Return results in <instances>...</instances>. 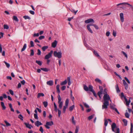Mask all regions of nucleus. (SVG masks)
Returning a JSON list of instances; mask_svg holds the SVG:
<instances>
[{
    "label": "nucleus",
    "instance_id": "1",
    "mask_svg": "<svg viewBox=\"0 0 133 133\" xmlns=\"http://www.w3.org/2000/svg\"><path fill=\"white\" fill-rule=\"evenodd\" d=\"M103 98L104 102H109V100L111 101V100L110 99L109 95L107 94L106 92V93L104 94Z\"/></svg>",
    "mask_w": 133,
    "mask_h": 133
},
{
    "label": "nucleus",
    "instance_id": "2",
    "mask_svg": "<svg viewBox=\"0 0 133 133\" xmlns=\"http://www.w3.org/2000/svg\"><path fill=\"white\" fill-rule=\"evenodd\" d=\"M54 54L55 57H57L58 58H60L62 57V53L61 51L57 52L56 51H54Z\"/></svg>",
    "mask_w": 133,
    "mask_h": 133
},
{
    "label": "nucleus",
    "instance_id": "3",
    "mask_svg": "<svg viewBox=\"0 0 133 133\" xmlns=\"http://www.w3.org/2000/svg\"><path fill=\"white\" fill-rule=\"evenodd\" d=\"M58 103L59 104V107L60 109H61L63 105V102L61 101V99L60 95H58Z\"/></svg>",
    "mask_w": 133,
    "mask_h": 133
},
{
    "label": "nucleus",
    "instance_id": "4",
    "mask_svg": "<svg viewBox=\"0 0 133 133\" xmlns=\"http://www.w3.org/2000/svg\"><path fill=\"white\" fill-rule=\"evenodd\" d=\"M54 123L52 121L47 122L45 126L47 129H49L50 128V127L49 126H51Z\"/></svg>",
    "mask_w": 133,
    "mask_h": 133
},
{
    "label": "nucleus",
    "instance_id": "5",
    "mask_svg": "<svg viewBox=\"0 0 133 133\" xmlns=\"http://www.w3.org/2000/svg\"><path fill=\"white\" fill-rule=\"evenodd\" d=\"M89 90L96 97H97V95L96 93H95V91L93 90V87L91 85H89L88 87Z\"/></svg>",
    "mask_w": 133,
    "mask_h": 133
},
{
    "label": "nucleus",
    "instance_id": "6",
    "mask_svg": "<svg viewBox=\"0 0 133 133\" xmlns=\"http://www.w3.org/2000/svg\"><path fill=\"white\" fill-rule=\"evenodd\" d=\"M109 102H104L103 105L102 106V108L103 109H107L108 108V106L109 105Z\"/></svg>",
    "mask_w": 133,
    "mask_h": 133
},
{
    "label": "nucleus",
    "instance_id": "7",
    "mask_svg": "<svg viewBox=\"0 0 133 133\" xmlns=\"http://www.w3.org/2000/svg\"><path fill=\"white\" fill-rule=\"evenodd\" d=\"M53 52V51L52 50H51L49 54L45 56V59H48L50 58L51 57Z\"/></svg>",
    "mask_w": 133,
    "mask_h": 133
},
{
    "label": "nucleus",
    "instance_id": "8",
    "mask_svg": "<svg viewBox=\"0 0 133 133\" xmlns=\"http://www.w3.org/2000/svg\"><path fill=\"white\" fill-rule=\"evenodd\" d=\"M85 22L86 23H89L91 22L94 23L95 22V21L92 18H90L86 20L85 21Z\"/></svg>",
    "mask_w": 133,
    "mask_h": 133
},
{
    "label": "nucleus",
    "instance_id": "9",
    "mask_svg": "<svg viewBox=\"0 0 133 133\" xmlns=\"http://www.w3.org/2000/svg\"><path fill=\"white\" fill-rule=\"evenodd\" d=\"M111 127L112 131L113 132H115V129L116 127V124L114 123H113L111 125Z\"/></svg>",
    "mask_w": 133,
    "mask_h": 133
},
{
    "label": "nucleus",
    "instance_id": "10",
    "mask_svg": "<svg viewBox=\"0 0 133 133\" xmlns=\"http://www.w3.org/2000/svg\"><path fill=\"white\" fill-rule=\"evenodd\" d=\"M0 52L1 53H2V56H4L5 55V51H3L2 52V45L0 43Z\"/></svg>",
    "mask_w": 133,
    "mask_h": 133
},
{
    "label": "nucleus",
    "instance_id": "11",
    "mask_svg": "<svg viewBox=\"0 0 133 133\" xmlns=\"http://www.w3.org/2000/svg\"><path fill=\"white\" fill-rule=\"evenodd\" d=\"M57 43V41L55 40L54 42L52 43L51 45L54 48H55L56 46Z\"/></svg>",
    "mask_w": 133,
    "mask_h": 133
},
{
    "label": "nucleus",
    "instance_id": "12",
    "mask_svg": "<svg viewBox=\"0 0 133 133\" xmlns=\"http://www.w3.org/2000/svg\"><path fill=\"white\" fill-rule=\"evenodd\" d=\"M24 124L27 128H29L30 129H31V127H33L31 125L29 124V123H26L25 122L24 123Z\"/></svg>",
    "mask_w": 133,
    "mask_h": 133
},
{
    "label": "nucleus",
    "instance_id": "13",
    "mask_svg": "<svg viewBox=\"0 0 133 133\" xmlns=\"http://www.w3.org/2000/svg\"><path fill=\"white\" fill-rule=\"evenodd\" d=\"M46 84L50 86H52L53 84V82L52 80L46 82Z\"/></svg>",
    "mask_w": 133,
    "mask_h": 133
},
{
    "label": "nucleus",
    "instance_id": "14",
    "mask_svg": "<svg viewBox=\"0 0 133 133\" xmlns=\"http://www.w3.org/2000/svg\"><path fill=\"white\" fill-rule=\"evenodd\" d=\"M120 17L121 21L122 22L124 21V17L123 14V13H121L120 14Z\"/></svg>",
    "mask_w": 133,
    "mask_h": 133
},
{
    "label": "nucleus",
    "instance_id": "15",
    "mask_svg": "<svg viewBox=\"0 0 133 133\" xmlns=\"http://www.w3.org/2000/svg\"><path fill=\"white\" fill-rule=\"evenodd\" d=\"M35 124L36 126L38 127L39 126L42 125V124L39 121H37L35 122Z\"/></svg>",
    "mask_w": 133,
    "mask_h": 133
},
{
    "label": "nucleus",
    "instance_id": "16",
    "mask_svg": "<svg viewBox=\"0 0 133 133\" xmlns=\"http://www.w3.org/2000/svg\"><path fill=\"white\" fill-rule=\"evenodd\" d=\"M71 122L74 125H75L76 124V121L74 120V116H72L71 118Z\"/></svg>",
    "mask_w": 133,
    "mask_h": 133
},
{
    "label": "nucleus",
    "instance_id": "17",
    "mask_svg": "<svg viewBox=\"0 0 133 133\" xmlns=\"http://www.w3.org/2000/svg\"><path fill=\"white\" fill-rule=\"evenodd\" d=\"M125 4H127V5H129L130 6V5H131L130 4H129L128 3H120L118 4H117V6H118L119 5H125Z\"/></svg>",
    "mask_w": 133,
    "mask_h": 133
},
{
    "label": "nucleus",
    "instance_id": "18",
    "mask_svg": "<svg viewBox=\"0 0 133 133\" xmlns=\"http://www.w3.org/2000/svg\"><path fill=\"white\" fill-rule=\"evenodd\" d=\"M1 105L2 107V109L3 110H4L6 109V107L5 106L4 103L3 102H1Z\"/></svg>",
    "mask_w": 133,
    "mask_h": 133
},
{
    "label": "nucleus",
    "instance_id": "19",
    "mask_svg": "<svg viewBox=\"0 0 133 133\" xmlns=\"http://www.w3.org/2000/svg\"><path fill=\"white\" fill-rule=\"evenodd\" d=\"M44 96V94L43 93H38V94L37 97L39 98L41 96L43 97Z\"/></svg>",
    "mask_w": 133,
    "mask_h": 133
},
{
    "label": "nucleus",
    "instance_id": "20",
    "mask_svg": "<svg viewBox=\"0 0 133 133\" xmlns=\"http://www.w3.org/2000/svg\"><path fill=\"white\" fill-rule=\"evenodd\" d=\"M124 99L125 100V101L126 102V105L127 106H128L129 104V102H128L127 99L125 97H124Z\"/></svg>",
    "mask_w": 133,
    "mask_h": 133
},
{
    "label": "nucleus",
    "instance_id": "21",
    "mask_svg": "<svg viewBox=\"0 0 133 133\" xmlns=\"http://www.w3.org/2000/svg\"><path fill=\"white\" fill-rule=\"evenodd\" d=\"M26 44H25L23 46V48L21 49V52L24 51L26 49Z\"/></svg>",
    "mask_w": 133,
    "mask_h": 133
},
{
    "label": "nucleus",
    "instance_id": "22",
    "mask_svg": "<svg viewBox=\"0 0 133 133\" xmlns=\"http://www.w3.org/2000/svg\"><path fill=\"white\" fill-rule=\"evenodd\" d=\"M70 96L71 99L72 101L73 102L74 100V96H72V91L71 90Z\"/></svg>",
    "mask_w": 133,
    "mask_h": 133
},
{
    "label": "nucleus",
    "instance_id": "23",
    "mask_svg": "<svg viewBox=\"0 0 133 133\" xmlns=\"http://www.w3.org/2000/svg\"><path fill=\"white\" fill-rule=\"evenodd\" d=\"M41 69L43 71L45 72L48 71L49 70L46 68H41Z\"/></svg>",
    "mask_w": 133,
    "mask_h": 133
},
{
    "label": "nucleus",
    "instance_id": "24",
    "mask_svg": "<svg viewBox=\"0 0 133 133\" xmlns=\"http://www.w3.org/2000/svg\"><path fill=\"white\" fill-rule=\"evenodd\" d=\"M59 85L58 84L57 85L56 89H57V92L58 94H59L60 92V90H59Z\"/></svg>",
    "mask_w": 133,
    "mask_h": 133
},
{
    "label": "nucleus",
    "instance_id": "25",
    "mask_svg": "<svg viewBox=\"0 0 133 133\" xmlns=\"http://www.w3.org/2000/svg\"><path fill=\"white\" fill-rule=\"evenodd\" d=\"M36 62L39 65H41L42 64V62L40 61L36 60Z\"/></svg>",
    "mask_w": 133,
    "mask_h": 133
},
{
    "label": "nucleus",
    "instance_id": "26",
    "mask_svg": "<svg viewBox=\"0 0 133 133\" xmlns=\"http://www.w3.org/2000/svg\"><path fill=\"white\" fill-rule=\"evenodd\" d=\"M95 81L96 82H98L100 83V84H101L102 83V82L98 78H96L95 79Z\"/></svg>",
    "mask_w": 133,
    "mask_h": 133
},
{
    "label": "nucleus",
    "instance_id": "27",
    "mask_svg": "<svg viewBox=\"0 0 133 133\" xmlns=\"http://www.w3.org/2000/svg\"><path fill=\"white\" fill-rule=\"evenodd\" d=\"M123 121L124 123V125L126 126L127 124V121L126 119H123Z\"/></svg>",
    "mask_w": 133,
    "mask_h": 133
},
{
    "label": "nucleus",
    "instance_id": "28",
    "mask_svg": "<svg viewBox=\"0 0 133 133\" xmlns=\"http://www.w3.org/2000/svg\"><path fill=\"white\" fill-rule=\"evenodd\" d=\"M54 110L56 111L57 112V110H58L57 109V105L55 102L54 103Z\"/></svg>",
    "mask_w": 133,
    "mask_h": 133
},
{
    "label": "nucleus",
    "instance_id": "29",
    "mask_svg": "<svg viewBox=\"0 0 133 133\" xmlns=\"http://www.w3.org/2000/svg\"><path fill=\"white\" fill-rule=\"evenodd\" d=\"M87 28L88 30L92 34L93 32L92 30L90 28V27H89V26H87Z\"/></svg>",
    "mask_w": 133,
    "mask_h": 133
},
{
    "label": "nucleus",
    "instance_id": "30",
    "mask_svg": "<svg viewBox=\"0 0 133 133\" xmlns=\"http://www.w3.org/2000/svg\"><path fill=\"white\" fill-rule=\"evenodd\" d=\"M13 19L16 22H18V20L17 17L16 16H13Z\"/></svg>",
    "mask_w": 133,
    "mask_h": 133
},
{
    "label": "nucleus",
    "instance_id": "31",
    "mask_svg": "<svg viewBox=\"0 0 133 133\" xmlns=\"http://www.w3.org/2000/svg\"><path fill=\"white\" fill-rule=\"evenodd\" d=\"M48 48V46H44L42 47V49L43 51H44L46 49H47Z\"/></svg>",
    "mask_w": 133,
    "mask_h": 133
},
{
    "label": "nucleus",
    "instance_id": "32",
    "mask_svg": "<svg viewBox=\"0 0 133 133\" xmlns=\"http://www.w3.org/2000/svg\"><path fill=\"white\" fill-rule=\"evenodd\" d=\"M116 89L117 91L118 92H120V90L117 84L116 86Z\"/></svg>",
    "mask_w": 133,
    "mask_h": 133
},
{
    "label": "nucleus",
    "instance_id": "33",
    "mask_svg": "<svg viewBox=\"0 0 133 133\" xmlns=\"http://www.w3.org/2000/svg\"><path fill=\"white\" fill-rule=\"evenodd\" d=\"M94 53L95 55L96 56L98 57H100L98 53L95 50H94Z\"/></svg>",
    "mask_w": 133,
    "mask_h": 133
},
{
    "label": "nucleus",
    "instance_id": "34",
    "mask_svg": "<svg viewBox=\"0 0 133 133\" xmlns=\"http://www.w3.org/2000/svg\"><path fill=\"white\" fill-rule=\"evenodd\" d=\"M84 89L86 91H87L89 90L88 88L86 85H84Z\"/></svg>",
    "mask_w": 133,
    "mask_h": 133
},
{
    "label": "nucleus",
    "instance_id": "35",
    "mask_svg": "<svg viewBox=\"0 0 133 133\" xmlns=\"http://www.w3.org/2000/svg\"><path fill=\"white\" fill-rule=\"evenodd\" d=\"M133 128V125L132 123H131V128L130 129V133H132V129Z\"/></svg>",
    "mask_w": 133,
    "mask_h": 133
},
{
    "label": "nucleus",
    "instance_id": "36",
    "mask_svg": "<svg viewBox=\"0 0 133 133\" xmlns=\"http://www.w3.org/2000/svg\"><path fill=\"white\" fill-rule=\"evenodd\" d=\"M69 99H66L65 102V106H66V107H68L69 103Z\"/></svg>",
    "mask_w": 133,
    "mask_h": 133
},
{
    "label": "nucleus",
    "instance_id": "37",
    "mask_svg": "<svg viewBox=\"0 0 133 133\" xmlns=\"http://www.w3.org/2000/svg\"><path fill=\"white\" fill-rule=\"evenodd\" d=\"M43 104L44 105V106L45 107H46L48 106V103L47 102H43Z\"/></svg>",
    "mask_w": 133,
    "mask_h": 133
},
{
    "label": "nucleus",
    "instance_id": "38",
    "mask_svg": "<svg viewBox=\"0 0 133 133\" xmlns=\"http://www.w3.org/2000/svg\"><path fill=\"white\" fill-rule=\"evenodd\" d=\"M67 83V81L66 80H65L64 81H63L62 83H61V85H63L66 84Z\"/></svg>",
    "mask_w": 133,
    "mask_h": 133
},
{
    "label": "nucleus",
    "instance_id": "39",
    "mask_svg": "<svg viewBox=\"0 0 133 133\" xmlns=\"http://www.w3.org/2000/svg\"><path fill=\"white\" fill-rule=\"evenodd\" d=\"M75 107V105H73L71 106L70 107H69V109L70 111H71L73 109H74V108Z\"/></svg>",
    "mask_w": 133,
    "mask_h": 133
},
{
    "label": "nucleus",
    "instance_id": "40",
    "mask_svg": "<svg viewBox=\"0 0 133 133\" xmlns=\"http://www.w3.org/2000/svg\"><path fill=\"white\" fill-rule=\"evenodd\" d=\"M68 107H66V106H64L63 107V112L64 113H65V111L66 109Z\"/></svg>",
    "mask_w": 133,
    "mask_h": 133
},
{
    "label": "nucleus",
    "instance_id": "41",
    "mask_svg": "<svg viewBox=\"0 0 133 133\" xmlns=\"http://www.w3.org/2000/svg\"><path fill=\"white\" fill-rule=\"evenodd\" d=\"M103 90V89H102L100 91H99L98 93V96L101 95L102 94V92Z\"/></svg>",
    "mask_w": 133,
    "mask_h": 133
},
{
    "label": "nucleus",
    "instance_id": "42",
    "mask_svg": "<svg viewBox=\"0 0 133 133\" xmlns=\"http://www.w3.org/2000/svg\"><path fill=\"white\" fill-rule=\"evenodd\" d=\"M18 117L22 121L23 120V117L22 116V115L19 114Z\"/></svg>",
    "mask_w": 133,
    "mask_h": 133
},
{
    "label": "nucleus",
    "instance_id": "43",
    "mask_svg": "<svg viewBox=\"0 0 133 133\" xmlns=\"http://www.w3.org/2000/svg\"><path fill=\"white\" fill-rule=\"evenodd\" d=\"M23 17L25 19H31L28 16H24Z\"/></svg>",
    "mask_w": 133,
    "mask_h": 133
},
{
    "label": "nucleus",
    "instance_id": "44",
    "mask_svg": "<svg viewBox=\"0 0 133 133\" xmlns=\"http://www.w3.org/2000/svg\"><path fill=\"white\" fill-rule=\"evenodd\" d=\"M67 80L68 81V83L69 85H70L71 84V82L70 81V78L69 77H68L67 78Z\"/></svg>",
    "mask_w": 133,
    "mask_h": 133
},
{
    "label": "nucleus",
    "instance_id": "45",
    "mask_svg": "<svg viewBox=\"0 0 133 133\" xmlns=\"http://www.w3.org/2000/svg\"><path fill=\"white\" fill-rule=\"evenodd\" d=\"M104 125L105 126H107L108 123V121L107 119H104Z\"/></svg>",
    "mask_w": 133,
    "mask_h": 133
},
{
    "label": "nucleus",
    "instance_id": "46",
    "mask_svg": "<svg viewBox=\"0 0 133 133\" xmlns=\"http://www.w3.org/2000/svg\"><path fill=\"white\" fill-rule=\"evenodd\" d=\"M3 27L4 29H8L9 28V27L8 25L6 24H4L3 25Z\"/></svg>",
    "mask_w": 133,
    "mask_h": 133
},
{
    "label": "nucleus",
    "instance_id": "47",
    "mask_svg": "<svg viewBox=\"0 0 133 133\" xmlns=\"http://www.w3.org/2000/svg\"><path fill=\"white\" fill-rule=\"evenodd\" d=\"M31 53L30 55L31 56H33L34 55V52L33 50L31 49L30 50Z\"/></svg>",
    "mask_w": 133,
    "mask_h": 133
},
{
    "label": "nucleus",
    "instance_id": "48",
    "mask_svg": "<svg viewBox=\"0 0 133 133\" xmlns=\"http://www.w3.org/2000/svg\"><path fill=\"white\" fill-rule=\"evenodd\" d=\"M125 116L127 118H129V115L128 113V112H126L125 114Z\"/></svg>",
    "mask_w": 133,
    "mask_h": 133
},
{
    "label": "nucleus",
    "instance_id": "49",
    "mask_svg": "<svg viewBox=\"0 0 133 133\" xmlns=\"http://www.w3.org/2000/svg\"><path fill=\"white\" fill-rule=\"evenodd\" d=\"M83 104L84 106L87 108H89V106L86 103H83Z\"/></svg>",
    "mask_w": 133,
    "mask_h": 133
},
{
    "label": "nucleus",
    "instance_id": "50",
    "mask_svg": "<svg viewBox=\"0 0 133 133\" xmlns=\"http://www.w3.org/2000/svg\"><path fill=\"white\" fill-rule=\"evenodd\" d=\"M4 63H5V65H6L7 67L8 68H9L10 66V65L9 64L7 63L5 61L4 62Z\"/></svg>",
    "mask_w": 133,
    "mask_h": 133
},
{
    "label": "nucleus",
    "instance_id": "51",
    "mask_svg": "<svg viewBox=\"0 0 133 133\" xmlns=\"http://www.w3.org/2000/svg\"><path fill=\"white\" fill-rule=\"evenodd\" d=\"M94 116V115H91L90 116H89L88 117V119L89 120H91V119H92L93 118V117Z\"/></svg>",
    "mask_w": 133,
    "mask_h": 133
},
{
    "label": "nucleus",
    "instance_id": "52",
    "mask_svg": "<svg viewBox=\"0 0 133 133\" xmlns=\"http://www.w3.org/2000/svg\"><path fill=\"white\" fill-rule=\"evenodd\" d=\"M124 55L125 57L127 58H128V56L127 54L124 51H122L121 52Z\"/></svg>",
    "mask_w": 133,
    "mask_h": 133
},
{
    "label": "nucleus",
    "instance_id": "53",
    "mask_svg": "<svg viewBox=\"0 0 133 133\" xmlns=\"http://www.w3.org/2000/svg\"><path fill=\"white\" fill-rule=\"evenodd\" d=\"M4 122L5 123L6 125L7 126H10V124L8 123L6 121H5Z\"/></svg>",
    "mask_w": 133,
    "mask_h": 133
},
{
    "label": "nucleus",
    "instance_id": "54",
    "mask_svg": "<svg viewBox=\"0 0 133 133\" xmlns=\"http://www.w3.org/2000/svg\"><path fill=\"white\" fill-rule=\"evenodd\" d=\"M93 26H94L95 28L97 30L99 28L98 26L96 25V24H93Z\"/></svg>",
    "mask_w": 133,
    "mask_h": 133
},
{
    "label": "nucleus",
    "instance_id": "55",
    "mask_svg": "<svg viewBox=\"0 0 133 133\" xmlns=\"http://www.w3.org/2000/svg\"><path fill=\"white\" fill-rule=\"evenodd\" d=\"M116 34V31L113 30V31L112 34L115 37Z\"/></svg>",
    "mask_w": 133,
    "mask_h": 133
},
{
    "label": "nucleus",
    "instance_id": "56",
    "mask_svg": "<svg viewBox=\"0 0 133 133\" xmlns=\"http://www.w3.org/2000/svg\"><path fill=\"white\" fill-rule=\"evenodd\" d=\"M70 10L72 12H74L75 15H76V14L77 12L78 11V10H77L76 11H75V10L74 9H72L71 10Z\"/></svg>",
    "mask_w": 133,
    "mask_h": 133
},
{
    "label": "nucleus",
    "instance_id": "57",
    "mask_svg": "<svg viewBox=\"0 0 133 133\" xmlns=\"http://www.w3.org/2000/svg\"><path fill=\"white\" fill-rule=\"evenodd\" d=\"M41 52L40 50L39 49H38L37 50V55H40L41 54Z\"/></svg>",
    "mask_w": 133,
    "mask_h": 133
},
{
    "label": "nucleus",
    "instance_id": "58",
    "mask_svg": "<svg viewBox=\"0 0 133 133\" xmlns=\"http://www.w3.org/2000/svg\"><path fill=\"white\" fill-rule=\"evenodd\" d=\"M78 131V128L77 127H76V129L75 130V133H77Z\"/></svg>",
    "mask_w": 133,
    "mask_h": 133
},
{
    "label": "nucleus",
    "instance_id": "59",
    "mask_svg": "<svg viewBox=\"0 0 133 133\" xmlns=\"http://www.w3.org/2000/svg\"><path fill=\"white\" fill-rule=\"evenodd\" d=\"M10 93L12 95H14L13 91L11 90H9Z\"/></svg>",
    "mask_w": 133,
    "mask_h": 133
},
{
    "label": "nucleus",
    "instance_id": "60",
    "mask_svg": "<svg viewBox=\"0 0 133 133\" xmlns=\"http://www.w3.org/2000/svg\"><path fill=\"white\" fill-rule=\"evenodd\" d=\"M30 44L31 46L32 47L34 46L33 42L32 41H31L30 42Z\"/></svg>",
    "mask_w": 133,
    "mask_h": 133
},
{
    "label": "nucleus",
    "instance_id": "61",
    "mask_svg": "<svg viewBox=\"0 0 133 133\" xmlns=\"http://www.w3.org/2000/svg\"><path fill=\"white\" fill-rule=\"evenodd\" d=\"M39 130L42 133H43V130L42 127H40Z\"/></svg>",
    "mask_w": 133,
    "mask_h": 133
},
{
    "label": "nucleus",
    "instance_id": "62",
    "mask_svg": "<svg viewBox=\"0 0 133 133\" xmlns=\"http://www.w3.org/2000/svg\"><path fill=\"white\" fill-rule=\"evenodd\" d=\"M44 37H45L44 36H41L39 37V40H41L42 39H44Z\"/></svg>",
    "mask_w": 133,
    "mask_h": 133
},
{
    "label": "nucleus",
    "instance_id": "63",
    "mask_svg": "<svg viewBox=\"0 0 133 133\" xmlns=\"http://www.w3.org/2000/svg\"><path fill=\"white\" fill-rule=\"evenodd\" d=\"M34 117L35 119H38L37 114H34Z\"/></svg>",
    "mask_w": 133,
    "mask_h": 133
},
{
    "label": "nucleus",
    "instance_id": "64",
    "mask_svg": "<svg viewBox=\"0 0 133 133\" xmlns=\"http://www.w3.org/2000/svg\"><path fill=\"white\" fill-rule=\"evenodd\" d=\"M116 133H119V129L118 128H116Z\"/></svg>",
    "mask_w": 133,
    "mask_h": 133
}]
</instances>
